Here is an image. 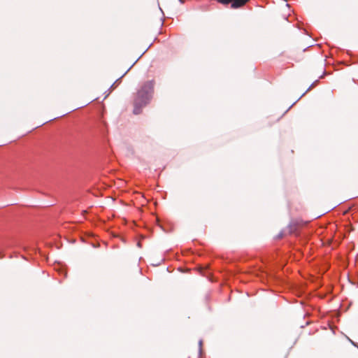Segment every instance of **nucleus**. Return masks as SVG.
Segmentation results:
<instances>
[{"instance_id":"3","label":"nucleus","mask_w":358,"mask_h":358,"mask_svg":"<svg viewBox=\"0 0 358 358\" xmlns=\"http://www.w3.org/2000/svg\"><path fill=\"white\" fill-rule=\"evenodd\" d=\"M197 270L199 271V273L202 275L203 276H205L208 278H210V276L211 275L210 272L208 271V267H201L199 266L197 268Z\"/></svg>"},{"instance_id":"4","label":"nucleus","mask_w":358,"mask_h":358,"mask_svg":"<svg viewBox=\"0 0 358 358\" xmlns=\"http://www.w3.org/2000/svg\"><path fill=\"white\" fill-rule=\"evenodd\" d=\"M0 258H2V257L0 256Z\"/></svg>"},{"instance_id":"1","label":"nucleus","mask_w":358,"mask_h":358,"mask_svg":"<svg viewBox=\"0 0 358 358\" xmlns=\"http://www.w3.org/2000/svg\"><path fill=\"white\" fill-rule=\"evenodd\" d=\"M152 90L153 83L147 82L138 91L134 100V114L138 115L141 113L142 108L147 105L150 100Z\"/></svg>"},{"instance_id":"2","label":"nucleus","mask_w":358,"mask_h":358,"mask_svg":"<svg viewBox=\"0 0 358 358\" xmlns=\"http://www.w3.org/2000/svg\"><path fill=\"white\" fill-rule=\"evenodd\" d=\"M249 0H218V2L227 5L231 3V8H238L244 6Z\"/></svg>"}]
</instances>
